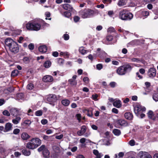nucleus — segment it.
<instances>
[{"instance_id": "f257e3e1", "label": "nucleus", "mask_w": 158, "mask_h": 158, "mask_svg": "<svg viewBox=\"0 0 158 158\" xmlns=\"http://www.w3.org/2000/svg\"><path fill=\"white\" fill-rule=\"evenodd\" d=\"M79 13L80 15L83 19L92 18L96 14L94 10L89 8H85L82 10Z\"/></svg>"}, {"instance_id": "f03ea898", "label": "nucleus", "mask_w": 158, "mask_h": 158, "mask_svg": "<svg viewBox=\"0 0 158 158\" xmlns=\"http://www.w3.org/2000/svg\"><path fill=\"white\" fill-rule=\"evenodd\" d=\"M132 68V67L130 64H125L118 67L116 70V72L119 75H123L127 73L130 72Z\"/></svg>"}, {"instance_id": "7ed1b4c3", "label": "nucleus", "mask_w": 158, "mask_h": 158, "mask_svg": "<svg viewBox=\"0 0 158 158\" xmlns=\"http://www.w3.org/2000/svg\"><path fill=\"white\" fill-rule=\"evenodd\" d=\"M119 18L123 20L129 21L133 18V14L129 11L123 9L119 14Z\"/></svg>"}, {"instance_id": "20e7f679", "label": "nucleus", "mask_w": 158, "mask_h": 158, "mask_svg": "<svg viewBox=\"0 0 158 158\" xmlns=\"http://www.w3.org/2000/svg\"><path fill=\"white\" fill-rule=\"evenodd\" d=\"M26 25L27 29L31 31H38L41 27L40 24L36 21L29 22L26 24Z\"/></svg>"}, {"instance_id": "39448f33", "label": "nucleus", "mask_w": 158, "mask_h": 158, "mask_svg": "<svg viewBox=\"0 0 158 158\" xmlns=\"http://www.w3.org/2000/svg\"><path fill=\"white\" fill-rule=\"evenodd\" d=\"M37 150L39 152L42 151L44 157L48 158L49 157L50 152L45 145H42Z\"/></svg>"}, {"instance_id": "423d86ee", "label": "nucleus", "mask_w": 158, "mask_h": 158, "mask_svg": "<svg viewBox=\"0 0 158 158\" xmlns=\"http://www.w3.org/2000/svg\"><path fill=\"white\" fill-rule=\"evenodd\" d=\"M146 108L140 105H136L134 107V110L135 115L138 117H139V114L141 112L146 110Z\"/></svg>"}, {"instance_id": "0eeeda50", "label": "nucleus", "mask_w": 158, "mask_h": 158, "mask_svg": "<svg viewBox=\"0 0 158 158\" xmlns=\"http://www.w3.org/2000/svg\"><path fill=\"white\" fill-rule=\"evenodd\" d=\"M9 48L11 52L14 53H16L19 51V48L18 44L15 42H13Z\"/></svg>"}, {"instance_id": "6e6552de", "label": "nucleus", "mask_w": 158, "mask_h": 158, "mask_svg": "<svg viewBox=\"0 0 158 158\" xmlns=\"http://www.w3.org/2000/svg\"><path fill=\"white\" fill-rule=\"evenodd\" d=\"M156 71L155 68H151L148 69L147 75L150 78H153L156 76Z\"/></svg>"}, {"instance_id": "1a4fd4ad", "label": "nucleus", "mask_w": 158, "mask_h": 158, "mask_svg": "<svg viewBox=\"0 0 158 158\" xmlns=\"http://www.w3.org/2000/svg\"><path fill=\"white\" fill-rule=\"evenodd\" d=\"M48 102H50V104L54 105V103L56 102L57 100V98L56 95L51 94L48 96L47 98Z\"/></svg>"}, {"instance_id": "9d476101", "label": "nucleus", "mask_w": 158, "mask_h": 158, "mask_svg": "<svg viewBox=\"0 0 158 158\" xmlns=\"http://www.w3.org/2000/svg\"><path fill=\"white\" fill-rule=\"evenodd\" d=\"M138 156L140 158H152L151 155L146 152H140L138 154Z\"/></svg>"}, {"instance_id": "9b49d317", "label": "nucleus", "mask_w": 158, "mask_h": 158, "mask_svg": "<svg viewBox=\"0 0 158 158\" xmlns=\"http://www.w3.org/2000/svg\"><path fill=\"white\" fill-rule=\"evenodd\" d=\"M38 147L37 144L33 141L29 142L27 143L26 147L29 149H33Z\"/></svg>"}, {"instance_id": "f8f14e48", "label": "nucleus", "mask_w": 158, "mask_h": 158, "mask_svg": "<svg viewBox=\"0 0 158 158\" xmlns=\"http://www.w3.org/2000/svg\"><path fill=\"white\" fill-rule=\"evenodd\" d=\"M42 80L45 82H52L53 81L54 79L51 75H45L43 77Z\"/></svg>"}, {"instance_id": "ddd939ff", "label": "nucleus", "mask_w": 158, "mask_h": 158, "mask_svg": "<svg viewBox=\"0 0 158 158\" xmlns=\"http://www.w3.org/2000/svg\"><path fill=\"white\" fill-rule=\"evenodd\" d=\"M12 125L10 123L6 124L3 131L5 132H8L12 129Z\"/></svg>"}, {"instance_id": "4468645a", "label": "nucleus", "mask_w": 158, "mask_h": 158, "mask_svg": "<svg viewBox=\"0 0 158 158\" xmlns=\"http://www.w3.org/2000/svg\"><path fill=\"white\" fill-rule=\"evenodd\" d=\"M38 49L39 51L43 53H46L48 50L47 47L45 45H42L39 47Z\"/></svg>"}, {"instance_id": "2eb2a0df", "label": "nucleus", "mask_w": 158, "mask_h": 158, "mask_svg": "<svg viewBox=\"0 0 158 158\" xmlns=\"http://www.w3.org/2000/svg\"><path fill=\"white\" fill-rule=\"evenodd\" d=\"M10 111L11 115L15 117L17 116L19 113L18 110L15 108H11L10 110Z\"/></svg>"}, {"instance_id": "dca6fc26", "label": "nucleus", "mask_w": 158, "mask_h": 158, "mask_svg": "<svg viewBox=\"0 0 158 158\" xmlns=\"http://www.w3.org/2000/svg\"><path fill=\"white\" fill-rule=\"evenodd\" d=\"M15 41L10 38H8L5 40V44L6 46L9 47Z\"/></svg>"}, {"instance_id": "f3484780", "label": "nucleus", "mask_w": 158, "mask_h": 158, "mask_svg": "<svg viewBox=\"0 0 158 158\" xmlns=\"http://www.w3.org/2000/svg\"><path fill=\"white\" fill-rule=\"evenodd\" d=\"M113 105L117 108H119L122 106L121 102L120 100H116L113 103Z\"/></svg>"}, {"instance_id": "a211bd4d", "label": "nucleus", "mask_w": 158, "mask_h": 158, "mask_svg": "<svg viewBox=\"0 0 158 158\" xmlns=\"http://www.w3.org/2000/svg\"><path fill=\"white\" fill-rule=\"evenodd\" d=\"M124 117L126 119L129 120L132 119L133 118L132 113L130 112L125 113L124 114Z\"/></svg>"}, {"instance_id": "6ab92c4d", "label": "nucleus", "mask_w": 158, "mask_h": 158, "mask_svg": "<svg viewBox=\"0 0 158 158\" xmlns=\"http://www.w3.org/2000/svg\"><path fill=\"white\" fill-rule=\"evenodd\" d=\"M118 123L121 126L126 127L128 124L124 120L120 119L118 120Z\"/></svg>"}, {"instance_id": "aec40b11", "label": "nucleus", "mask_w": 158, "mask_h": 158, "mask_svg": "<svg viewBox=\"0 0 158 158\" xmlns=\"http://www.w3.org/2000/svg\"><path fill=\"white\" fill-rule=\"evenodd\" d=\"M63 8L69 11H71L72 10L73 8L72 6L68 4H64L63 5Z\"/></svg>"}, {"instance_id": "412c9836", "label": "nucleus", "mask_w": 158, "mask_h": 158, "mask_svg": "<svg viewBox=\"0 0 158 158\" xmlns=\"http://www.w3.org/2000/svg\"><path fill=\"white\" fill-rule=\"evenodd\" d=\"M30 137V136L26 132H23L21 135V138L23 140H27Z\"/></svg>"}, {"instance_id": "4be33fe9", "label": "nucleus", "mask_w": 158, "mask_h": 158, "mask_svg": "<svg viewBox=\"0 0 158 158\" xmlns=\"http://www.w3.org/2000/svg\"><path fill=\"white\" fill-rule=\"evenodd\" d=\"M31 141H33L37 144V145H38V147L41 143V140L38 138H33L31 140Z\"/></svg>"}, {"instance_id": "5701e85b", "label": "nucleus", "mask_w": 158, "mask_h": 158, "mask_svg": "<svg viewBox=\"0 0 158 158\" xmlns=\"http://www.w3.org/2000/svg\"><path fill=\"white\" fill-rule=\"evenodd\" d=\"M61 103L64 106H67L69 105L70 101L68 99H64L61 101Z\"/></svg>"}, {"instance_id": "b1692460", "label": "nucleus", "mask_w": 158, "mask_h": 158, "mask_svg": "<svg viewBox=\"0 0 158 158\" xmlns=\"http://www.w3.org/2000/svg\"><path fill=\"white\" fill-rule=\"evenodd\" d=\"M106 53L105 52L102 51L100 52L98 54V56L101 59H103L106 56Z\"/></svg>"}, {"instance_id": "393cba45", "label": "nucleus", "mask_w": 158, "mask_h": 158, "mask_svg": "<svg viewBox=\"0 0 158 158\" xmlns=\"http://www.w3.org/2000/svg\"><path fill=\"white\" fill-rule=\"evenodd\" d=\"M52 64L50 60H47L44 63V67L46 68H48L50 67Z\"/></svg>"}, {"instance_id": "a878e982", "label": "nucleus", "mask_w": 158, "mask_h": 158, "mask_svg": "<svg viewBox=\"0 0 158 158\" xmlns=\"http://www.w3.org/2000/svg\"><path fill=\"white\" fill-rule=\"evenodd\" d=\"M22 154L25 156H28L31 154V151L26 149H23L22 151Z\"/></svg>"}, {"instance_id": "bb28decb", "label": "nucleus", "mask_w": 158, "mask_h": 158, "mask_svg": "<svg viewBox=\"0 0 158 158\" xmlns=\"http://www.w3.org/2000/svg\"><path fill=\"white\" fill-rule=\"evenodd\" d=\"M21 120V118L19 117H16L15 119H13L12 122L15 124H18Z\"/></svg>"}, {"instance_id": "cd10ccee", "label": "nucleus", "mask_w": 158, "mask_h": 158, "mask_svg": "<svg viewBox=\"0 0 158 158\" xmlns=\"http://www.w3.org/2000/svg\"><path fill=\"white\" fill-rule=\"evenodd\" d=\"M113 133L115 135L119 136L121 134V132L119 130L114 129L113 131Z\"/></svg>"}, {"instance_id": "c85d7f7f", "label": "nucleus", "mask_w": 158, "mask_h": 158, "mask_svg": "<svg viewBox=\"0 0 158 158\" xmlns=\"http://www.w3.org/2000/svg\"><path fill=\"white\" fill-rule=\"evenodd\" d=\"M86 110L87 112V115L89 117L92 118L93 116V110L91 109L90 110Z\"/></svg>"}, {"instance_id": "c756f323", "label": "nucleus", "mask_w": 158, "mask_h": 158, "mask_svg": "<svg viewBox=\"0 0 158 158\" xmlns=\"http://www.w3.org/2000/svg\"><path fill=\"white\" fill-rule=\"evenodd\" d=\"M19 72L18 70L15 69L12 72L11 75V76L14 77L17 76Z\"/></svg>"}, {"instance_id": "7c9ffc66", "label": "nucleus", "mask_w": 158, "mask_h": 158, "mask_svg": "<svg viewBox=\"0 0 158 158\" xmlns=\"http://www.w3.org/2000/svg\"><path fill=\"white\" fill-rule=\"evenodd\" d=\"M125 0H119L118 3V5L119 6H122L126 4Z\"/></svg>"}, {"instance_id": "2f4dec72", "label": "nucleus", "mask_w": 158, "mask_h": 158, "mask_svg": "<svg viewBox=\"0 0 158 158\" xmlns=\"http://www.w3.org/2000/svg\"><path fill=\"white\" fill-rule=\"evenodd\" d=\"M152 98L156 102L158 101V93H156L153 94Z\"/></svg>"}, {"instance_id": "473e14b6", "label": "nucleus", "mask_w": 158, "mask_h": 158, "mask_svg": "<svg viewBox=\"0 0 158 158\" xmlns=\"http://www.w3.org/2000/svg\"><path fill=\"white\" fill-rule=\"evenodd\" d=\"M34 85L32 83H30L27 85V89L29 90H31L34 88Z\"/></svg>"}, {"instance_id": "72a5a7b5", "label": "nucleus", "mask_w": 158, "mask_h": 158, "mask_svg": "<svg viewBox=\"0 0 158 158\" xmlns=\"http://www.w3.org/2000/svg\"><path fill=\"white\" fill-rule=\"evenodd\" d=\"M64 59L62 58H57V62L58 64L60 65H62L64 62Z\"/></svg>"}, {"instance_id": "f704fd0d", "label": "nucleus", "mask_w": 158, "mask_h": 158, "mask_svg": "<svg viewBox=\"0 0 158 158\" xmlns=\"http://www.w3.org/2000/svg\"><path fill=\"white\" fill-rule=\"evenodd\" d=\"M79 52L82 54H84L86 53V50L84 49V48L82 47L79 49Z\"/></svg>"}, {"instance_id": "c9c22d12", "label": "nucleus", "mask_w": 158, "mask_h": 158, "mask_svg": "<svg viewBox=\"0 0 158 158\" xmlns=\"http://www.w3.org/2000/svg\"><path fill=\"white\" fill-rule=\"evenodd\" d=\"M64 15L65 17L69 18L71 16V14L69 12L66 11L64 12Z\"/></svg>"}, {"instance_id": "e433bc0d", "label": "nucleus", "mask_w": 158, "mask_h": 158, "mask_svg": "<svg viewBox=\"0 0 158 158\" xmlns=\"http://www.w3.org/2000/svg\"><path fill=\"white\" fill-rule=\"evenodd\" d=\"M147 114L148 118L152 119L153 116V112L151 110H149Z\"/></svg>"}, {"instance_id": "4c0bfd02", "label": "nucleus", "mask_w": 158, "mask_h": 158, "mask_svg": "<svg viewBox=\"0 0 158 158\" xmlns=\"http://www.w3.org/2000/svg\"><path fill=\"white\" fill-rule=\"evenodd\" d=\"M35 114L37 116H40L42 115L43 112L42 110H38L35 112Z\"/></svg>"}, {"instance_id": "58836bf2", "label": "nucleus", "mask_w": 158, "mask_h": 158, "mask_svg": "<svg viewBox=\"0 0 158 158\" xmlns=\"http://www.w3.org/2000/svg\"><path fill=\"white\" fill-rule=\"evenodd\" d=\"M106 39L108 41H111L113 39V36L109 34L107 35Z\"/></svg>"}, {"instance_id": "ea45409f", "label": "nucleus", "mask_w": 158, "mask_h": 158, "mask_svg": "<svg viewBox=\"0 0 158 158\" xmlns=\"http://www.w3.org/2000/svg\"><path fill=\"white\" fill-rule=\"evenodd\" d=\"M17 96L18 98L22 99L24 98V94L22 93H19L17 94Z\"/></svg>"}, {"instance_id": "a19ab883", "label": "nucleus", "mask_w": 158, "mask_h": 158, "mask_svg": "<svg viewBox=\"0 0 158 158\" xmlns=\"http://www.w3.org/2000/svg\"><path fill=\"white\" fill-rule=\"evenodd\" d=\"M115 31L114 28L113 27H110L107 30L108 32L110 33L114 32Z\"/></svg>"}, {"instance_id": "79ce46f5", "label": "nucleus", "mask_w": 158, "mask_h": 158, "mask_svg": "<svg viewBox=\"0 0 158 158\" xmlns=\"http://www.w3.org/2000/svg\"><path fill=\"white\" fill-rule=\"evenodd\" d=\"M3 114L6 116H9L10 115V114L7 110H4L2 112Z\"/></svg>"}, {"instance_id": "37998d69", "label": "nucleus", "mask_w": 158, "mask_h": 158, "mask_svg": "<svg viewBox=\"0 0 158 158\" xmlns=\"http://www.w3.org/2000/svg\"><path fill=\"white\" fill-rule=\"evenodd\" d=\"M20 130L18 128L15 129L13 131V133L15 135H18L20 132Z\"/></svg>"}, {"instance_id": "c03bdc74", "label": "nucleus", "mask_w": 158, "mask_h": 158, "mask_svg": "<svg viewBox=\"0 0 158 158\" xmlns=\"http://www.w3.org/2000/svg\"><path fill=\"white\" fill-rule=\"evenodd\" d=\"M80 19V18L78 16H75L73 17L74 21L75 23L78 22Z\"/></svg>"}, {"instance_id": "a18cd8bd", "label": "nucleus", "mask_w": 158, "mask_h": 158, "mask_svg": "<svg viewBox=\"0 0 158 158\" xmlns=\"http://www.w3.org/2000/svg\"><path fill=\"white\" fill-rule=\"evenodd\" d=\"M29 49L30 50H33L34 48V45L32 43H30L28 46Z\"/></svg>"}, {"instance_id": "49530a36", "label": "nucleus", "mask_w": 158, "mask_h": 158, "mask_svg": "<svg viewBox=\"0 0 158 158\" xmlns=\"http://www.w3.org/2000/svg\"><path fill=\"white\" fill-rule=\"evenodd\" d=\"M76 116L77 119L78 120V122H80L81 121V115L80 114H77L76 115Z\"/></svg>"}, {"instance_id": "de8ad7c7", "label": "nucleus", "mask_w": 158, "mask_h": 158, "mask_svg": "<svg viewBox=\"0 0 158 158\" xmlns=\"http://www.w3.org/2000/svg\"><path fill=\"white\" fill-rule=\"evenodd\" d=\"M23 60L25 63H27L29 62V57H25L23 59Z\"/></svg>"}, {"instance_id": "09e8293b", "label": "nucleus", "mask_w": 158, "mask_h": 158, "mask_svg": "<svg viewBox=\"0 0 158 158\" xmlns=\"http://www.w3.org/2000/svg\"><path fill=\"white\" fill-rule=\"evenodd\" d=\"M81 130L83 133H84L86 130V126L85 125H83L82 126Z\"/></svg>"}, {"instance_id": "8fccbe9b", "label": "nucleus", "mask_w": 158, "mask_h": 158, "mask_svg": "<svg viewBox=\"0 0 158 158\" xmlns=\"http://www.w3.org/2000/svg\"><path fill=\"white\" fill-rule=\"evenodd\" d=\"M103 66L101 64H97L96 65V68L98 70H100L102 68Z\"/></svg>"}, {"instance_id": "3c124183", "label": "nucleus", "mask_w": 158, "mask_h": 158, "mask_svg": "<svg viewBox=\"0 0 158 158\" xmlns=\"http://www.w3.org/2000/svg\"><path fill=\"white\" fill-rule=\"evenodd\" d=\"M135 141L133 139H131L129 142V144L131 146H133L135 145Z\"/></svg>"}, {"instance_id": "603ef678", "label": "nucleus", "mask_w": 158, "mask_h": 158, "mask_svg": "<svg viewBox=\"0 0 158 158\" xmlns=\"http://www.w3.org/2000/svg\"><path fill=\"white\" fill-rule=\"evenodd\" d=\"M64 39L65 40H67L69 39V36L68 34H64L63 35Z\"/></svg>"}, {"instance_id": "864d4df0", "label": "nucleus", "mask_w": 158, "mask_h": 158, "mask_svg": "<svg viewBox=\"0 0 158 158\" xmlns=\"http://www.w3.org/2000/svg\"><path fill=\"white\" fill-rule=\"evenodd\" d=\"M31 123V122L30 120H27L24 121L23 123L27 125H29Z\"/></svg>"}, {"instance_id": "5fc2aeb1", "label": "nucleus", "mask_w": 158, "mask_h": 158, "mask_svg": "<svg viewBox=\"0 0 158 158\" xmlns=\"http://www.w3.org/2000/svg\"><path fill=\"white\" fill-rule=\"evenodd\" d=\"M116 85V83L115 82H111L110 83V85L111 88H114L115 87Z\"/></svg>"}, {"instance_id": "6e6d98bb", "label": "nucleus", "mask_w": 158, "mask_h": 158, "mask_svg": "<svg viewBox=\"0 0 158 158\" xmlns=\"http://www.w3.org/2000/svg\"><path fill=\"white\" fill-rule=\"evenodd\" d=\"M142 14L143 16H147L149 15V13L148 12L146 11H143Z\"/></svg>"}, {"instance_id": "4d7b16f0", "label": "nucleus", "mask_w": 158, "mask_h": 158, "mask_svg": "<svg viewBox=\"0 0 158 158\" xmlns=\"http://www.w3.org/2000/svg\"><path fill=\"white\" fill-rule=\"evenodd\" d=\"M131 61L138 62L139 61V58H133L131 59Z\"/></svg>"}, {"instance_id": "13d9d810", "label": "nucleus", "mask_w": 158, "mask_h": 158, "mask_svg": "<svg viewBox=\"0 0 158 158\" xmlns=\"http://www.w3.org/2000/svg\"><path fill=\"white\" fill-rule=\"evenodd\" d=\"M98 97V95L97 94H95V95L93 94L92 95V97L94 100L96 101L97 99V98Z\"/></svg>"}, {"instance_id": "bf43d9fd", "label": "nucleus", "mask_w": 158, "mask_h": 158, "mask_svg": "<svg viewBox=\"0 0 158 158\" xmlns=\"http://www.w3.org/2000/svg\"><path fill=\"white\" fill-rule=\"evenodd\" d=\"M5 102V101L3 98L0 99V106L2 105Z\"/></svg>"}, {"instance_id": "052dcab7", "label": "nucleus", "mask_w": 158, "mask_h": 158, "mask_svg": "<svg viewBox=\"0 0 158 158\" xmlns=\"http://www.w3.org/2000/svg\"><path fill=\"white\" fill-rule=\"evenodd\" d=\"M48 122V120L46 119H43L41 121V123L43 125L46 124Z\"/></svg>"}, {"instance_id": "680f3d73", "label": "nucleus", "mask_w": 158, "mask_h": 158, "mask_svg": "<svg viewBox=\"0 0 158 158\" xmlns=\"http://www.w3.org/2000/svg\"><path fill=\"white\" fill-rule=\"evenodd\" d=\"M112 111L113 113L116 114H118V110L115 108H113L112 110Z\"/></svg>"}, {"instance_id": "e2e57ef3", "label": "nucleus", "mask_w": 158, "mask_h": 158, "mask_svg": "<svg viewBox=\"0 0 158 158\" xmlns=\"http://www.w3.org/2000/svg\"><path fill=\"white\" fill-rule=\"evenodd\" d=\"M58 52L56 51L54 52H52V55L55 57H57L58 56Z\"/></svg>"}, {"instance_id": "0e129e2a", "label": "nucleus", "mask_w": 158, "mask_h": 158, "mask_svg": "<svg viewBox=\"0 0 158 158\" xmlns=\"http://www.w3.org/2000/svg\"><path fill=\"white\" fill-rule=\"evenodd\" d=\"M7 90L10 92H11L14 90V89L12 87H10L7 88Z\"/></svg>"}, {"instance_id": "69168bd1", "label": "nucleus", "mask_w": 158, "mask_h": 158, "mask_svg": "<svg viewBox=\"0 0 158 158\" xmlns=\"http://www.w3.org/2000/svg\"><path fill=\"white\" fill-rule=\"evenodd\" d=\"M23 40V37L22 36H20L19 37V39L18 40V42L19 43H22V41Z\"/></svg>"}, {"instance_id": "338daca9", "label": "nucleus", "mask_w": 158, "mask_h": 158, "mask_svg": "<svg viewBox=\"0 0 158 158\" xmlns=\"http://www.w3.org/2000/svg\"><path fill=\"white\" fill-rule=\"evenodd\" d=\"M139 73L142 74H144L145 73V70L143 68H141L139 70Z\"/></svg>"}, {"instance_id": "774afa93", "label": "nucleus", "mask_w": 158, "mask_h": 158, "mask_svg": "<svg viewBox=\"0 0 158 158\" xmlns=\"http://www.w3.org/2000/svg\"><path fill=\"white\" fill-rule=\"evenodd\" d=\"M124 155V152H120L118 154L119 158H122L123 157Z\"/></svg>"}]
</instances>
